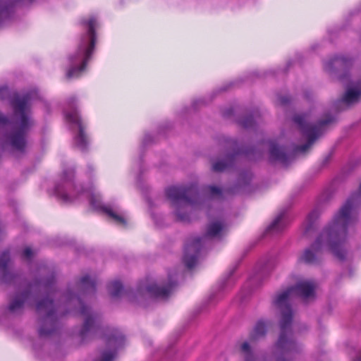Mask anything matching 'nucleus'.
<instances>
[{
  "label": "nucleus",
  "instance_id": "obj_1",
  "mask_svg": "<svg viewBox=\"0 0 361 361\" xmlns=\"http://www.w3.org/2000/svg\"><path fill=\"white\" fill-rule=\"evenodd\" d=\"M315 283L312 281H301L294 286L288 287L276 295L274 304L280 310V335L276 343V361H292L295 355L300 351V345L293 339L290 326L293 320V311L288 303L290 298L300 296L306 300L314 297ZM240 352L244 361H258L247 341L240 346Z\"/></svg>",
  "mask_w": 361,
  "mask_h": 361
},
{
  "label": "nucleus",
  "instance_id": "obj_2",
  "mask_svg": "<svg viewBox=\"0 0 361 361\" xmlns=\"http://www.w3.org/2000/svg\"><path fill=\"white\" fill-rule=\"evenodd\" d=\"M354 204H343L334 216L331 224L320 234L311 247L304 251L299 261L308 264H316L319 262V253L324 244L329 246L332 254L339 260L345 259L344 249L348 228L353 225L357 219Z\"/></svg>",
  "mask_w": 361,
  "mask_h": 361
},
{
  "label": "nucleus",
  "instance_id": "obj_3",
  "mask_svg": "<svg viewBox=\"0 0 361 361\" xmlns=\"http://www.w3.org/2000/svg\"><path fill=\"white\" fill-rule=\"evenodd\" d=\"M32 97L33 93L22 97L16 93L11 95L7 87H0V99H10L15 114L13 126L3 136L0 142L17 152H25L27 146V133L34 123L28 113V102Z\"/></svg>",
  "mask_w": 361,
  "mask_h": 361
},
{
  "label": "nucleus",
  "instance_id": "obj_4",
  "mask_svg": "<svg viewBox=\"0 0 361 361\" xmlns=\"http://www.w3.org/2000/svg\"><path fill=\"white\" fill-rule=\"evenodd\" d=\"M227 233V226L221 219L211 220L206 226L202 237H190L185 242L183 261L188 269H192L197 264L200 252L206 240L221 239Z\"/></svg>",
  "mask_w": 361,
  "mask_h": 361
},
{
  "label": "nucleus",
  "instance_id": "obj_5",
  "mask_svg": "<svg viewBox=\"0 0 361 361\" xmlns=\"http://www.w3.org/2000/svg\"><path fill=\"white\" fill-rule=\"evenodd\" d=\"M85 23L88 28L87 33L81 38L75 53L70 56L71 68L66 74L68 78L78 77L84 70L94 47L96 20L94 18H90Z\"/></svg>",
  "mask_w": 361,
  "mask_h": 361
},
{
  "label": "nucleus",
  "instance_id": "obj_6",
  "mask_svg": "<svg viewBox=\"0 0 361 361\" xmlns=\"http://www.w3.org/2000/svg\"><path fill=\"white\" fill-rule=\"evenodd\" d=\"M294 121L298 124L304 138L307 141L306 144L295 147L294 151L295 153L305 152L320 136L323 128L335 121V116H326L325 118L314 123L307 114L296 115Z\"/></svg>",
  "mask_w": 361,
  "mask_h": 361
},
{
  "label": "nucleus",
  "instance_id": "obj_7",
  "mask_svg": "<svg viewBox=\"0 0 361 361\" xmlns=\"http://www.w3.org/2000/svg\"><path fill=\"white\" fill-rule=\"evenodd\" d=\"M36 311L38 314H44L41 319V326L39 329L40 337H47L56 331V321L55 320L56 307L52 300L42 299L37 302Z\"/></svg>",
  "mask_w": 361,
  "mask_h": 361
},
{
  "label": "nucleus",
  "instance_id": "obj_8",
  "mask_svg": "<svg viewBox=\"0 0 361 361\" xmlns=\"http://www.w3.org/2000/svg\"><path fill=\"white\" fill-rule=\"evenodd\" d=\"M55 283V277L51 275L47 279H42L36 281L33 284L29 286V290L25 291L20 295H17L14 300L10 303L8 310L11 312H15L21 309L25 300L28 298L32 290H43L49 295L53 290Z\"/></svg>",
  "mask_w": 361,
  "mask_h": 361
},
{
  "label": "nucleus",
  "instance_id": "obj_9",
  "mask_svg": "<svg viewBox=\"0 0 361 361\" xmlns=\"http://www.w3.org/2000/svg\"><path fill=\"white\" fill-rule=\"evenodd\" d=\"M80 304V315L84 317V322L79 336L82 341L92 338L96 332L99 322V315L92 312L90 309L82 303L79 298H75Z\"/></svg>",
  "mask_w": 361,
  "mask_h": 361
},
{
  "label": "nucleus",
  "instance_id": "obj_10",
  "mask_svg": "<svg viewBox=\"0 0 361 361\" xmlns=\"http://www.w3.org/2000/svg\"><path fill=\"white\" fill-rule=\"evenodd\" d=\"M197 192L192 186H171L166 190V195L171 201L193 203Z\"/></svg>",
  "mask_w": 361,
  "mask_h": 361
},
{
  "label": "nucleus",
  "instance_id": "obj_11",
  "mask_svg": "<svg viewBox=\"0 0 361 361\" xmlns=\"http://www.w3.org/2000/svg\"><path fill=\"white\" fill-rule=\"evenodd\" d=\"M73 102L71 100L69 101L70 110L66 113V117L70 123L75 124L78 128V134L75 138V142L80 149L84 150L87 143V138L84 133L83 126L78 112L76 110L73 109Z\"/></svg>",
  "mask_w": 361,
  "mask_h": 361
},
{
  "label": "nucleus",
  "instance_id": "obj_12",
  "mask_svg": "<svg viewBox=\"0 0 361 361\" xmlns=\"http://www.w3.org/2000/svg\"><path fill=\"white\" fill-rule=\"evenodd\" d=\"M177 283L174 277L169 274L168 282L162 286H158L156 283L150 284L146 286L147 292L152 297L156 298H166L176 286Z\"/></svg>",
  "mask_w": 361,
  "mask_h": 361
},
{
  "label": "nucleus",
  "instance_id": "obj_13",
  "mask_svg": "<svg viewBox=\"0 0 361 361\" xmlns=\"http://www.w3.org/2000/svg\"><path fill=\"white\" fill-rule=\"evenodd\" d=\"M9 252L5 251L0 257V281L4 283H10L14 278V275L9 269Z\"/></svg>",
  "mask_w": 361,
  "mask_h": 361
},
{
  "label": "nucleus",
  "instance_id": "obj_14",
  "mask_svg": "<svg viewBox=\"0 0 361 361\" xmlns=\"http://www.w3.org/2000/svg\"><path fill=\"white\" fill-rule=\"evenodd\" d=\"M360 96L361 85L360 84H352L347 88L341 102L345 105L349 106L357 102Z\"/></svg>",
  "mask_w": 361,
  "mask_h": 361
},
{
  "label": "nucleus",
  "instance_id": "obj_15",
  "mask_svg": "<svg viewBox=\"0 0 361 361\" xmlns=\"http://www.w3.org/2000/svg\"><path fill=\"white\" fill-rule=\"evenodd\" d=\"M236 153L227 154L224 159H217L212 162V170L216 172H221L229 168L235 161Z\"/></svg>",
  "mask_w": 361,
  "mask_h": 361
},
{
  "label": "nucleus",
  "instance_id": "obj_16",
  "mask_svg": "<svg viewBox=\"0 0 361 361\" xmlns=\"http://www.w3.org/2000/svg\"><path fill=\"white\" fill-rule=\"evenodd\" d=\"M268 322L264 320H259L249 335V340L255 342L258 339L264 337L267 333Z\"/></svg>",
  "mask_w": 361,
  "mask_h": 361
},
{
  "label": "nucleus",
  "instance_id": "obj_17",
  "mask_svg": "<svg viewBox=\"0 0 361 361\" xmlns=\"http://www.w3.org/2000/svg\"><path fill=\"white\" fill-rule=\"evenodd\" d=\"M32 0H0V22L6 18L16 4H27Z\"/></svg>",
  "mask_w": 361,
  "mask_h": 361
},
{
  "label": "nucleus",
  "instance_id": "obj_18",
  "mask_svg": "<svg viewBox=\"0 0 361 361\" xmlns=\"http://www.w3.org/2000/svg\"><path fill=\"white\" fill-rule=\"evenodd\" d=\"M174 215L176 219L183 223L190 222L191 221V214L189 212L188 206L189 204H173Z\"/></svg>",
  "mask_w": 361,
  "mask_h": 361
},
{
  "label": "nucleus",
  "instance_id": "obj_19",
  "mask_svg": "<svg viewBox=\"0 0 361 361\" xmlns=\"http://www.w3.org/2000/svg\"><path fill=\"white\" fill-rule=\"evenodd\" d=\"M97 283L94 280L90 279L88 275H85L78 281V288L84 293H94Z\"/></svg>",
  "mask_w": 361,
  "mask_h": 361
},
{
  "label": "nucleus",
  "instance_id": "obj_20",
  "mask_svg": "<svg viewBox=\"0 0 361 361\" xmlns=\"http://www.w3.org/2000/svg\"><path fill=\"white\" fill-rule=\"evenodd\" d=\"M269 153L271 159L273 160L280 161L281 162H286L288 159L287 152L276 144H271L269 148Z\"/></svg>",
  "mask_w": 361,
  "mask_h": 361
},
{
  "label": "nucleus",
  "instance_id": "obj_21",
  "mask_svg": "<svg viewBox=\"0 0 361 361\" xmlns=\"http://www.w3.org/2000/svg\"><path fill=\"white\" fill-rule=\"evenodd\" d=\"M286 226L285 213L281 212L274 220V221L268 226L267 232L278 233L282 231Z\"/></svg>",
  "mask_w": 361,
  "mask_h": 361
},
{
  "label": "nucleus",
  "instance_id": "obj_22",
  "mask_svg": "<svg viewBox=\"0 0 361 361\" xmlns=\"http://www.w3.org/2000/svg\"><path fill=\"white\" fill-rule=\"evenodd\" d=\"M101 212L111 218L116 224L123 226H126L127 222L126 219L123 216L115 212L110 207H102Z\"/></svg>",
  "mask_w": 361,
  "mask_h": 361
},
{
  "label": "nucleus",
  "instance_id": "obj_23",
  "mask_svg": "<svg viewBox=\"0 0 361 361\" xmlns=\"http://www.w3.org/2000/svg\"><path fill=\"white\" fill-rule=\"evenodd\" d=\"M125 341L124 336L117 330L115 331L110 336L107 338V345L113 346L114 348L121 345Z\"/></svg>",
  "mask_w": 361,
  "mask_h": 361
},
{
  "label": "nucleus",
  "instance_id": "obj_24",
  "mask_svg": "<svg viewBox=\"0 0 361 361\" xmlns=\"http://www.w3.org/2000/svg\"><path fill=\"white\" fill-rule=\"evenodd\" d=\"M320 215V212L318 209H314L307 216L306 219V226L305 229V233L307 234L309 233L312 229L314 228V224L318 219L319 216Z\"/></svg>",
  "mask_w": 361,
  "mask_h": 361
},
{
  "label": "nucleus",
  "instance_id": "obj_25",
  "mask_svg": "<svg viewBox=\"0 0 361 361\" xmlns=\"http://www.w3.org/2000/svg\"><path fill=\"white\" fill-rule=\"evenodd\" d=\"M108 290L112 297H118L123 290V285L118 281H112L108 285Z\"/></svg>",
  "mask_w": 361,
  "mask_h": 361
},
{
  "label": "nucleus",
  "instance_id": "obj_26",
  "mask_svg": "<svg viewBox=\"0 0 361 361\" xmlns=\"http://www.w3.org/2000/svg\"><path fill=\"white\" fill-rule=\"evenodd\" d=\"M55 193L56 195L59 197V200L66 202H73L75 200V195L67 194L60 186L56 188Z\"/></svg>",
  "mask_w": 361,
  "mask_h": 361
},
{
  "label": "nucleus",
  "instance_id": "obj_27",
  "mask_svg": "<svg viewBox=\"0 0 361 361\" xmlns=\"http://www.w3.org/2000/svg\"><path fill=\"white\" fill-rule=\"evenodd\" d=\"M116 355V352L115 349L104 350L101 354L100 358L94 361H113Z\"/></svg>",
  "mask_w": 361,
  "mask_h": 361
},
{
  "label": "nucleus",
  "instance_id": "obj_28",
  "mask_svg": "<svg viewBox=\"0 0 361 361\" xmlns=\"http://www.w3.org/2000/svg\"><path fill=\"white\" fill-rule=\"evenodd\" d=\"M335 193L332 190H326L321 195V201L324 202L336 201Z\"/></svg>",
  "mask_w": 361,
  "mask_h": 361
},
{
  "label": "nucleus",
  "instance_id": "obj_29",
  "mask_svg": "<svg viewBox=\"0 0 361 361\" xmlns=\"http://www.w3.org/2000/svg\"><path fill=\"white\" fill-rule=\"evenodd\" d=\"M254 118L252 116L247 117L242 121V125L246 128H252L254 126Z\"/></svg>",
  "mask_w": 361,
  "mask_h": 361
},
{
  "label": "nucleus",
  "instance_id": "obj_30",
  "mask_svg": "<svg viewBox=\"0 0 361 361\" xmlns=\"http://www.w3.org/2000/svg\"><path fill=\"white\" fill-rule=\"evenodd\" d=\"M33 256V252L29 247H25L23 252V257L26 259H30Z\"/></svg>",
  "mask_w": 361,
  "mask_h": 361
},
{
  "label": "nucleus",
  "instance_id": "obj_31",
  "mask_svg": "<svg viewBox=\"0 0 361 361\" xmlns=\"http://www.w3.org/2000/svg\"><path fill=\"white\" fill-rule=\"evenodd\" d=\"M207 190L212 195H218L221 193L220 188L216 186H209Z\"/></svg>",
  "mask_w": 361,
  "mask_h": 361
},
{
  "label": "nucleus",
  "instance_id": "obj_32",
  "mask_svg": "<svg viewBox=\"0 0 361 361\" xmlns=\"http://www.w3.org/2000/svg\"><path fill=\"white\" fill-rule=\"evenodd\" d=\"M4 126L8 130L10 124L8 123V119L0 112V126Z\"/></svg>",
  "mask_w": 361,
  "mask_h": 361
},
{
  "label": "nucleus",
  "instance_id": "obj_33",
  "mask_svg": "<svg viewBox=\"0 0 361 361\" xmlns=\"http://www.w3.org/2000/svg\"><path fill=\"white\" fill-rule=\"evenodd\" d=\"M341 62V59L340 58H336L331 61V64L334 65L335 66H337L338 64H340Z\"/></svg>",
  "mask_w": 361,
  "mask_h": 361
},
{
  "label": "nucleus",
  "instance_id": "obj_34",
  "mask_svg": "<svg viewBox=\"0 0 361 361\" xmlns=\"http://www.w3.org/2000/svg\"><path fill=\"white\" fill-rule=\"evenodd\" d=\"M353 361H361V351L358 353L357 356L353 360Z\"/></svg>",
  "mask_w": 361,
  "mask_h": 361
},
{
  "label": "nucleus",
  "instance_id": "obj_35",
  "mask_svg": "<svg viewBox=\"0 0 361 361\" xmlns=\"http://www.w3.org/2000/svg\"><path fill=\"white\" fill-rule=\"evenodd\" d=\"M288 102V99L287 98L282 97L281 99V104H286Z\"/></svg>",
  "mask_w": 361,
  "mask_h": 361
},
{
  "label": "nucleus",
  "instance_id": "obj_36",
  "mask_svg": "<svg viewBox=\"0 0 361 361\" xmlns=\"http://www.w3.org/2000/svg\"><path fill=\"white\" fill-rule=\"evenodd\" d=\"M73 298L74 297L72 295L71 293H68V301H71L73 299Z\"/></svg>",
  "mask_w": 361,
  "mask_h": 361
},
{
  "label": "nucleus",
  "instance_id": "obj_37",
  "mask_svg": "<svg viewBox=\"0 0 361 361\" xmlns=\"http://www.w3.org/2000/svg\"><path fill=\"white\" fill-rule=\"evenodd\" d=\"M99 201H100V199H99V198H95V199L93 200V202H92V203H97V202H99Z\"/></svg>",
  "mask_w": 361,
  "mask_h": 361
},
{
  "label": "nucleus",
  "instance_id": "obj_38",
  "mask_svg": "<svg viewBox=\"0 0 361 361\" xmlns=\"http://www.w3.org/2000/svg\"><path fill=\"white\" fill-rule=\"evenodd\" d=\"M139 290H140V292H141V291H142V286H140V287H139Z\"/></svg>",
  "mask_w": 361,
  "mask_h": 361
}]
</instances>
